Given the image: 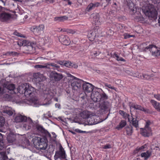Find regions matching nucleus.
<instances>
[{"label": "nucleus", "instance_id": "f257e3e1", "mask_svg": "<svg viewBox=\"0 0 160 160\" xmlns=\"http://www.w3.org/2000/svg\"><path fill=\"white\" fill-rule=\"evenodd\" d=\"M48 142V140L46 137H37L33 139V143L36 148L41 151L45 150L46 148Z\"/></svg>", "mask_w": 160, "mask_h": 160}, {"label": "nucleus", "instance_id": "f03ea898", "mask_svg": "<svg viewBox=\"0 0 160 160\" xmlns=\"http://www.w3.org/2000/svg\"><path fill=\"white\" fill-rule=\"evenodd\" d=\"M15 122L16 123H19L20 122H26L28 125L24 124L23 127L26 129H30L31 127L33 126L34 122L30 118L27 117L25 116H22L21 115L17 116L14 119Z\"/></svg>", "mask_w": 160, "mask_h": 160}, {"label": "nucleus", "instance_id": "7ed1b4c3", "mask_svg": "<svg viewBox=\"0 0 160 160\" xmlns=\"http://www.w3.org/2000/svg\"><path fill=\"white\" fill-rule=\"evenodd\" d=\"M99 91H94L91 94V97L93 101L95 102H101L106 100L108 98V96L101 89Z\"/></svg>", "mask_w": 160, "mask_h": 160}, {"label": "nucleus", "instance_id": "20e7f679", "mask_svg": "<svg viewBox=\"0 0 160 160\" xmlns=\"http://www.w3.org/2000/svg\"><path fill=\"white\" fill-rule=\"evenodd\" d=\"M20 93L23 94L26 97H32V94L34 93V88L30 86L27 83L21 84L19 86L18 90Z\"/></svg>", "mask_w": 160, "mask_h": 160}, {"label": "nucleus", "instance_id": "39448f33", "mask_svg": "<svg viewBox=\"0 0 160 160\" xmlns=\"http://www.w3.org/2000/svg\"><path fill=\"white\" fill-rule=\"evenodd\" d=\"M142 10L145 14L149 17L155 18L157 16V12L152 4L143 7Z\"/></svg>", "mask_w": 160, "mask_h": 160}, {"label": "nucleus", "instance_id": "423d86ee", "mask_svg": "<svg viewBox=\"0 0 160 160\" xmlns=\"http://www.w3.org/2000/svg\"><path fill=\"white\" fill-rule=\"evenodd\" d=\"M66 158V155L64 148L61 145L59 150L56 152L54 156L55 160H63Z\"/></svg>", "mask_w": 160, "mask_h": 160}, {"label": "nucleus", "instance_id": "0eeeda50", "mask_svg": "<svg viewBox=\"0 0 160 160\" xmlns=\"http://www.w3.org/2000/svg\"><path fill=\"white\" fill-rule=\"evenodd\" d=\"M4 9L0 6V21L2 22H7L11 18V14L4 12Z\"/></svg>", "mask_w": 160, "mask_h": 160}, {"label": "nucleus", "instance_id": "6e6552de", "mask_svg": "<svg viewBox=\"0 0 160 160\" xmlns=\"http://www.w3.org/2000/svg\"><path fill=\"white\" fill-rule=\"evenodd\" d=\"M111 107V104L106 100L102 101L99 103V107L100 109L102 112L110 111Z\"/></svg>", "mask_w": 160, "mask_h": 160}, {"label": "nucleus", "instance_id": "1a4fd4ad", "mask_svg": "<svg viewBox=\"0 0 160 160\" xmlns=\"http://www.w3.org/2000/svg\"><path fill=\"white\" fill-rule=\"evenodd\" d=\"M84 81L80 79H77V80L71 82V86L73 90L77 91L81 88L82 86Z\"/></svg>", "mask_w": 160, "mask_h": 160}, {"label": "nucleus", "instance_id": "9d476101", "mask_svg": "<svg viewBox=\"0 0 160 160\" xmlns=\"http://www.w3.org/2000/svg\"><path fill=\"white\" fill-rule=\"evenodd\" d=\"M145 49H149V51L152 53V55L158 56L160 55V48H158L156 46L152 45H149L148 46L145 48Z\"/></svg>", "mask_w": 160, "mask_h": 160}, {"label": "nucleus", "instance_id": "9b49d317", "mask_svg": "<svg viewBox=\"0 0 160 160\" xmlns=\"http://www.w3.org/2000/svg\"><path fill=\"white\" fill-rule=\"evenodd\" d=\"M49 78L52 80L58 81L63 78V76L62 74L58 73L55 71H52L50 73Z\"/></svg>", "mask_w": 160, "mask_h": 160}, {"label": "nucleus", "instance_id": "f8f14e48", "mask_svg": "<svg viewBox=\"0 0 160 160\" xmlns=\"http://www.w3.org/2000/svg\"><path fill=\"white\" fill-rule=\"evenodd\" d=\"M82 86L85 92H93L94 86L91 84L84 81Z\"/></svg>", "mask_w": 160, "mask_h": 160}, {"label": "nucleus", "instance_id": "ddd939ff", "mask_svg": "<svg viewBox=\"0 0 160 160\" xmlns=\"http://www.w3.org/2000/svg\"><path fill=\"white\" fill-rule=\"evenodd\" d=\"M129 106L131 110H132L133 109H134L138 110L141 111H143L145 112H146L148 113H150L149 112V111L148 109H144L141 105L137 104H135L133 103H130Z\"/></svg>", "mask_w": 160, "mask_h": 160}, {"label": "nucleus", "instance_id": "4468645a", "mask_svg": "<svg viewBox=\"0 0 160 160\" xmlns=\"http://www.w3.org/2000/svg\"><path fill=\"white\" fill-rule=\"evenodd\" d=\"M22 45L24 46H27L28 48V50L31 51L34 48L36 43L30 42L29 41L26 40H23L22 41Z\"/></svg>", "mask_w": 160, "mask_h": 160}, {"label": "nucleus", "instance_id": "2eb2a0df", "mask_svg": "<svg viewBox=\"0 0 160 160\" xmlns=\"http://www.w3.org/2000/svg\"><path fill=\"white\" fill-rule=\"evenodd\" d=\"M59 40L62 44L65 45H68L70 43V39L67 36L61 35L59 36Z\"/></svg>", "mask_w": 160, "mask_h": 160}, {"label": "nucleus", "instance_id": "dca6fc26", "mask_svg": "<svg viewBox=\"0 0 160 160\" xmlns=\"http://www.w3.org/2000/svg\"><path fill=\"white\" fill-rule=\"evenodd\" d=\"M141 133L143 136L148 137L151 135V128L144 127L141 128Z\"/></svg>", "mask_w": 160, "mask_h": 160}, {"label": "nucleus", "instance_id": "f3484780", "mask_svg": "<svg viewBox=\"0 0 160 160\" xmlns=\"http://www.w3.org/2000/svg\"><path fill=\"white\" fill-rule=\"evenodd\" d=\"M7 140L8 143H14L16 140V135L12 133H10L7 135Z\"/></svg>", "mask_w": 160, "mask_h": 160}, {"label": "nucleus", "instance_id": "a211bd4d", "mask_svg": "<svg viewBox=\"0 0 160 160\" xmlns=\"http://www.w3.org/2000/svg\"><path fill=\"white\" fill-rule=\"evenodd\" d=\"M96 32L95 30H91L89 32L88 36L90 41H93L96 38Z\"/></svg>", "mask_w": 160, "mask_h": 160}, {"label": "nucleus", "instance_id": "6ab92c4d", "mask_svg": "<svg viewBox=\"0 0 160 160\" xmlns=\"http://www.w3.org/2000/svg\"><path fill=\"white\" fill-rule=\"evenodd\" d=\"M3 89H2L4 90V91H5V89H7V90H9L10 91H13L15 88V86L13 84H9L8 83H4L3 85Z\"/></svg>", "mask_w": 160, "mask_h": 160}, {"label": "nucleus", "instance_id": "aec40b11", "mask_svg": "<svg viewBox=\"0 0 160 160\" xmlns=\"http://www.w3.org/2000/svg\"><path fill=\"white\" fill-rule=\"evenodd\" d=\"M91 18H92L96 25L100 23L99 15L98 13L92 14L91 16Z\"/></svg>", "mask_w": 160, "mask_h": 160}, {"label": "nucleus", "instance_id": "412c9836", "mask_svg": "<svg viewBox=\"0 0 160 160\" xmlns=\"http://www.w3.org/2000/svg\"><path fill=\"white\" fill-rule=\"evenodd\" d=\"M44 28V26L42 24L40 25L39 26H34L31 28V29L32 31L33 32H38L42 31Z\"/></svg>", "mask_w": 160, "mask_h": 160}, {"label": "nucleus", "instance_id": "4be33fe9", "mask_svg": "<svg viewBox=\"0 0 160 160\" xmlns=\"http://www.w3.org/2000/svg\"><path fill=\"white\" fill-rule=\"evenodd\" d=\"M150 102L158 111L160 112V103L153 100H151Z\"/></svg>", "mask_w": 160, "mask_h": 160}, {"label": "nucleus", "instance_id": "5701e85b", "mask_svg": "<svg viewBox=\"0 0 160 160\" xmlns=\"http://www.w3.org/2000/svg\"><path fill=\"white\" fill-rule=\"evenodd\" d=\"M91 112L87 111H84L81 112L80 114V116L83 118H88L91 115Z\"/></svg>", "mask_w": 160, "mask_h": 160}, {"label": "nucleus", "instance_id": "b1692460", "mask_svg": "<svg viewBox=\"0 0 160 160\" xmlns=\"http://www.w3.org/2000/svg\"><path fill=\"white\" fill-rule=\"evenodd\" d=\"M127 5L128 8L132 12V14H134L136 12V9L134 7V4L132 2H128Z\"/></svg>", "mask_w": 160, "mask_h": 160}, {"label": "nucleus", "instance_id": "393cba45", "mask_svg": "<svg viewBox=\"0 0 160 160\" xmlns=\"http://www.w3.org/2000/svg\"><path fill=\"white\" fill-rule=\"evenodd\" d=\"M34 125V123L33 126L32 128L33 127V128L36 129L37 131L40 132L42 133H45L46 130L42 126L39 125H37L35 126Z\"/></svg>", "mask_w": 160, "mask_h": 160}, {"label": "nucleus", "instance_id": "a878e982", "mask_svg": "<svg viewBox=\"0 0 160 160\" xmlns=\"http://www.w3.org/2000/svg\"><path fill=\"white\" fill-rule=\"evenodd\" d=\"M49 65V68H47L48 69H58L60 68V66L58 65L57 64H55L54 63H47V66Z\"/></svg>", "mask_w": 160, "mask_h": 160}, {"label": "nucleus", "instance_id": "bb28decb", "mask_svg": "<svg viewBox=\"0 0 160 160\" xmlns=\"http://www.w3.org/2000/svg\"><path fill=\"white\" fill-rule=\"evenodd\" d=\"M11 159L8 158L6 152H0V160H11Z\"/></svg>", "mask_w": 160, "mask_h": 160}, {"label": "nucleus", "instance_id": "cd10ccee", "mask_svg": "<svg viewBox=\"0 0 160 160\" xmlns=\"http://www.w3.org/2000/svg\"><path fill=\"white\" fill-rule=\"evenodd\" d=\"M133 128L132 126H130L126 127L125 129L127 132V135L130 136L133 132Z\"/></svg>", "mask_w": 160, "mask_h": 160}, {"label": "nucleus", "instance_id": "c85d7f7f", "mask_svg": "<svg viewBox=\"0 0 160 160\" xmlns=\"http://www.w3.org/2000/svg\"><path fill=\"white\" fill-rule=\"evenodd\" d=\"M130 122L131 123L132 122V125L134 127L136 128H137L138 127V121L136 119L132 117H131L130 118Z\"/></svg>", "mask_w": 160, "mask_h": 160}, {"label": "nucleus", "instance_id": "c756f323", "mask_svg": "<svg viewBox=\"0 0 160 160\" xmlns=\"http://www.w3.org/2000/svg\"><path fill=\"white\" fill-rule=\"evenodd\" d=\"M5 147V145L3 141L2 135L0 133V150H2Z\"/></svg>", "mask_w": 160, "mask_h": 160}, {"label": "nucleus", "instance_id": "7c9ffc66", "mask_svg": "<svg viewBox=\"0 0 160 160\" xmlns=\"http://www.w3.org/2000/svg\"><path fill=\"white\" fill-rule=\"evenodd\" d=\"M2 113L1 112H0V128H2L5 123V120L3 117L2 116ZM1 131V129L0 128V131Z\"/></svg>", "mask_w": 160, "mask_h": 160}, {"label": "nucleus", "instance_id": "2f4dec72", "mask_svg": "<svg viewBox=\"0 0 160 160\" xmlns=\"http://www.w3.org/2000/svg\"><path fill=\"white\" fill-rule=\"evenodd\" d=\"M49 65L47 66V63H45L43 65H37L35 66L36 68H44L45 70H47V68H49Z\"/></svg>", "mask_w": 160, "mask_h": 160}, {"label": "nucleus", "instance_id": "473e14b6", "mask_svg": "<svg viewBox=\"0 0 160 160\" xmlns=\"http://www.w3.org/2000/svg\"><path fill=\"white\" fill-rule=\"evenodd\" d=\"M28 142L29 141L28 140L26 139L25 138H23L22 139H21L20 140H19L18 142L20 145L24 146L27 144L28 143Z\"/></svg>", "mask_w": 160, "mask_h": 160}, {"label": "nucleus", "instance_id": "72a5a7b5", "mask_svg": "<svg viewBox=\"0 0 160 160\" xmlns=\"http://www.w3.org/2000/svg\"><path fill=\"white\" fill-rule=\"evenodd\" d=\"M94 119L93 116L92 114L90 117L87 118V121L88 124L90 125L93 124L94 123Z\"/></svg>", "mask_w": 160, "mask_h": 160}, {"label": "nucleus", "instance_id": "f704fd0d", "mask_svg": "<svg viewBox=\"0 0 160 160\" xmlns=\"http://www.w3.org/2000/svg\"><path fill=\"white\" fill-rule=\"evenodd\" d=\"M68 19V18L66 16H63L60 17H57L54 18V20L55 21H58L59 22L63 21L65 20H66Z\"/></svg>", "mask_w": 160, "mask_h": 160}, {"label": "nucleus", "instance_id": "c9c22d12", "mask_svg": "<svg viewBox=\"0 0 160 160\" xmlns=\"http://www.w3.org/2000/svg\"><path fill=\"white\" fill-rule=\"evenodd\" d=\"M151 153L149 151H147L146 152L142 153L141 156L142 157H144L145 159L148 158L151 155Z\"/></svg>", "mask_w": 160, "mask_h": 160}, {"label": "nucleus", "instance_id": "e433bc0d", "mask_svg": "<svg viewBox=\"0 0 160 160\" xmlns=\"http://www.w3.org/2000/svg\"><path fill=\"white\" fill-rule=\"evenodd\" d=\"M2 112L7 113L9 116H12L13 114L12 111L11 110L10 108H8V109H7L3 110L2 111Z\"/></svg>", "mask_w": 160, "mask_h": 160}, {"label": "nucleus", "instance_id": "4c0bfd02", "mask_svg": "<svg viewBox=\"0 0 160 160\" xmlns=\"http://www.w3.org/2000/svg\"><path fill=\"white\" fill-rule=\"evenodd\" d=\"M30 102L31 103L32 105H37L38 103L37 99L34 98L30 99Z\"/></svg>", "mask_w": 160, "mask_h": 160}, {"label": "nucleus", "instance_id": "58836bf2", "mask_svg": "<svg viewBox=\"0 0 160 160\" xmlns=\"http://www.w3.org/2000/svg\"><path fill=\"white\" fill-rule=\"evenodd\" d=\"M114 57L117 58V60L118 61H125V60L123 59L122 58L120 57L116 53H114L113 55Z\"/></svg>", "mask_w": 160, "mask_h": 160}, {"label": "nucleus", "instance_id": "ea45409f", "mask_svg": "<svg viewBox=\"0 0 160 160\" xmlns=\"http://www.w3.org/2000/svg\"><path fill=\"white\" fill-rule=\"evenodd\" d=\"M126 122L124 120H122L120 122L119 124V128H122L124 127L126 125Z\"/></svg>", "mask_w": 160, "mask_h": 160}, {"label": "nucleus", "instance_id": "a19ab883", "mask_svg": "<svg viewBox=\"0 0 160 160\" xmlns=\"http://www.w3.org/2000/svg\"><path fill=\"white\" fill-rule=\"evenodd\" d=\"M46 94L47 95V98H49L50 99L52 98L53 97V94L51 91L48 92Z\"/></svg>", "mask_w": 160, "mask_h": 160}, {"label": "nucleus", "instance_id": "79ce46f5", "mask_svg": "<svg viewBox=\"0 0 160 160\" xmlns=\"http://www.w3.org/2000/svg\"><path fill=\"white\" fill-rule=\"evenodd\" d=\"M124 38L125 39L128 38L130 37H134L135 36L134 35H130L128 33H125L124 34Z\"/></svg>", "mask_w": 160, "mask_h": 160}, {"label": "nucleus", "instance_id": "37998d69", "mask_svg": "<svg viewBox=\"0 0 160 160\" xmlns=\"http://www.w3.org/2000/svg\"><path fill=\"white\" fill-rule=\"evenodd\" d=\"M146 144H145L144 145L142 146L141 147L139 148H137V149L135 150H134V152L135 153H137L139 151L145 148H146Z\"/></svg>", "mask_w": 160, "mask_h": 160}, {"label": "nucleus", "instance_id": "c03bdc74", "mask_svg": "<svg viewBox=\"0 0 160 160\" xmlns=\"http://www.w3.org/2000/svg\"><path fill=\"white\" fill-rule=\"evenodd\" d=\"M122 116L124 118H125V119L128 118L129 121L130 122H131L130 121L131 118H130V116L126 112H125L124 114H123V115H122Z\"/></svg>", "mask_w": 160, "mask_h": 160}, {"label": "nucleus", "instance_id": "a18cd8bd", "mask_svg": "<svg viewBox=\"0 0 160 160\" xmlns=\"http://www.w3.org/2000/svg\"><path fill=\"white\" fill-rule=\"evenodd\" d=\"M94 8V7L93 3H91L88 5V7L87 9H88V11H90Z\"/></svg>", "mask_w": 160, "mask_h": 160}, {"label": "nucleus", "instance_id": "49530a36", "mask_svg": "<svg viewBox=\"0 0 160 160\" xmlns=\"http://www.w3.org/2000/svg\"><path fill=\"white\" fill-rule=\"evenodd\" d=\"M72 64V63L69 61H65V63H64V66L71 68V65Z\"/></svg>", "mask_w": 160, "mask_h": 160}, {"label": "nucleus", "instance_id": "de8ad7c7", "mask_svg": "<svg viewBox=\"0 0 160 160\" xmlns=\"http://www.w3.org/2000/svg\"><path fill=\"white\" fill-rule=\"evenodd\" d=\"M105 87H106L109 88L114 90L115 91H116V88L113 87L112 86L111 84H108L107 83H105Z\"/></svg>", "mask_w": 160, "mask_h": 160}, {"label": "nucleus", "instance_id": "09e8293b", "mask_svg": "<svg viewBox=\"0 0 160 160\" xmlns=\"http://www.w3.org/2000/svg\"><path fill=\"white\" fill-rule=\"evenodd\" d=\"M14 34L17 36L20 37H23L24 38H26V36H23L20 33H19L18 32H14Z\"/></svg>", "mask_w": 160, "mask_h": 160}, {"label": "nucleus", "instance_id": "8fccbe9b", "mask_svg": "<svg viewBox=\"0 0 160 160\" xmlns=\"http://www.w3.org/2000/svg\"><path fill=\"white\" fill-rule=\"evenodd\" d=\"M33 76L35 78L38 79V81H40L39 79L40 78V74L39 73H36L34 74Z\"/></svg>", "mask_w": 160, "mask_h": 160}, {"label": "nucleus", "instance_id": "3c124183", "mask_svg": "<svg viewBox=\"0 0 160 160\" xmlns=\"http://www.w3.org/2000/svg\"><path fill=\"white\" fill-rule=\"evenodd\" d=\"M142 77H142V78H144L146 79H149L150 78L149 76L146 74H143Z\"/></svg>", "mask_w": 160, "mask_h": 160}, {"label": "nucleus", "instance_id": "603ef678", "mask_svg": "<svg viewBox=\"0 0 160 160\" xmlns=\"http://www.w3.org/2000/svg\"><path fill=\"white\" fill-rule=\"evenodd\" d=\"M151 122L149 120H148V121H147L146 122V124L145 126V128H151L150 127H149V125H150L151 124Z\"/></svg>", "mask_w": 160, "mask_h": 160}, {"label": "nucleus", "instance_id": "864d4df0", "mask_svg": "<svg viewBox=\"0 0 160 160\" xmlns=\"http://www.w3.org/2000/svg\"><path fill=\"white\" fill-rule=\"evenodd\" d=\"M154 96L158 100L160 101V94H154Z\"/></svg>", "mask_w": 160, "mask_h": 160}, {"label": "nucleus", "instance_id": "5fc2aeb1", "mask_svg": "<svg viewBox=\"0 0 160 160\" xmlns=\"http://www.w3.org/2000/svg\"><path fill=\"white\" fill-rule=\"evenodd\" d=\"M74 78H70V79H69V81H70L71 83L72 82H73L74 81L77 80V79H78V78H76V77H75L74 76Z\"/></svg>", "mask_w": 160, "mask_h": 160}, {"label": "nucleus", "instance_id": "6e6d98bb", "mask_svg": "<svg viewBox=\"0 0 160 160\" xmlns=\"http://www.w3.org/2000/svg\"><path fill=\"white\" fill-rule=\"evenodd\" d=\"M125 72L126 73L130 75H132V73L129 70H126Z\"/></svg>", "mask_w": 160, "mask_h": 160}, {"label": "nucleus", "instance_id": "4d7b16f0", "mask_svg": "<svg viewBox=\"0 0 160 160\" xmlns=\"http://www.w3.org/2000/svg\"><path fill=\"white\" fill-rule=\"evenodd\" d=\"M78 67V65L75 63H72L71 65V68H77Z\"/></svg>", "mask_w": 160, "mask_h": 160}, {"label": "nucleus", "instance_id": "13d9d810", "mask_svg": "<svg viewBox=\"0 0 160 160\" xmlns=\"http://www.w3.org/2000/svg\"><path fill=\"white\" fill-rule=\"evenodd\" d=\"M111 148V146L110 144H107L105 146H104V147H103V148L104 149H108V148Z\"/></svg>", "mask_w": 160, "mask_h": 160}, {"label": "nucleus", "instance_id": "bf43d9fd", "mask_svg": "<svg viewBox=\"0 0 160 160\" xmlns=\"http://www.w3.org/2000/svg\"><path fill=\"white\" fill-rule=\"evenodd\" d=\"M154 4H159L160 3V0H152Z\"/></svg>", "mask_w": 160, "mask_h": 160}, {"label": "nucleus", "instance_id": "052dcab7", "mask_svg": "<svg viewBox=\"0 0 160 160\" xmlns=\"http://www.w3.org/2000/svg\"><path fill=\"white\" fill-rule=\"evenodd\" d=\"M65 63V61H59L58 62V63L61 65H64Z\"/></svg>", "mask_w": 160, "mask_h": 160}, {"label": "nucleus", "instance_id": "680f3d73", "mask_svg": "<svg viewBox=\"0 0 160 160\" xmlns=\"http://www.w3.org/2000/svg\"><path fill=\"white\" fill-rule=\"evenodd\" d=\"M75 131L79 133H83V131L80 130L78 129H76Z\"/></svg>", "mask_w": 160, "mask_h": 160}, {"label": "nucleus", "instance_id": "e2e57ef3", "mask_svg": "<svg viewBox=\"0 0 160 160\" xmlns=\"http://www.w3.org/2000/svg\"><path fill=\"white\" fill-rule=\"evenodd\" d=\"M119 112L120 115L122 116V115H123V114H124L125 112H124V111H123L120 110L119 111Z\"/></svg>", "mask_w": 160, "mask_h": 160}, {"label": "nucleus", "instance_id": "0e129e2a", "mask_svg": "<svg viewBox=\"0 0 160 160\" xmlns=\"http://www.w3.org/2000/svg\"><path fill=\"white\" fill-rule=\"evenodd\" d=\"M13 52H8L6 53V55H11L12 53H13Z\"/></svg>", "mask_w": 160, "mask_h": 160}, {"label": "nucleus", "instance_id": "69168bd1", "mask_svg": "<svg viewBox=\"0 0 160 160\" xmlns=\"http://www.w3.org/2000/svg\"><path fill=\"white\" fill-rule=\"evenodd\" d=\"M73 31L72 30H67V32L68 33H73Z\"/></svg>", "mask_w": 160, "mask_h": 160}, {"label": "nucleus", "instance_id": "338daca9", "mask_svg": "<svg viewBox=\"0 0 160 160\" xmlns=\"http://www.w3.org/2000/svg\"><path fill=\"white\" fill-rule=\"evenodd\" d=\"M93 5H94V7L95 8V7H97L99 6V3H96L95 4H93Z\"/></svg>", "mask_w": 160, "mask_h": 160}, {"label": "nucleus", "instance_id": "774afa93", "mask_svg": "<svg viewBox=\"0 0 160 160\" xmlns=\"http://www.w3.org/2000/svg\"><path fill=\"white\" fill-rule=\"evenodd\" d=\"M68 77H70V78H74V76L72 75H71L70 74H68Z\"/></svg>", "mask_w": 160, "mask_h": 160}]
</instances>
